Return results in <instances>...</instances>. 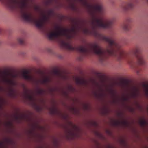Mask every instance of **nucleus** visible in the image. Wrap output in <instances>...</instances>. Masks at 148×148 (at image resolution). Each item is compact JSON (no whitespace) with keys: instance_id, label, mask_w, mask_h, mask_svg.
Here are the masks:
<instances>
[{"instance_id":"f257e3e1","label":"nucleus","mask_w":148,"mask_h":148,"mask_svg":"<svg viewBox=\"0 0 148 148\" xmlns=\"http://www.w3.org/2000/svg\"><path fill=\"white\" fill-rule=\"evenodd\" d=\"M100 39L105 41L108 43V46L106 50L102 48L96 42L89 44L88 47L79 46L74 47L72 46L69 41L66 42L61 40L60 42V46L70 50H77L85 56H87L92 53L97 55L100 61L102 62L106 58V53L118 57L120 55L119 46L113 40L103 35L99 34Z\"/></svg>"},{"instance_id":"f03ea898","label":"nucleus","mask_w":148,"mask_h":148,"mask_svg":"<svg viewBox=\"0 0 148 148\" xmlns=\"http://www.w3.org/2000/svg\"><path fill=\"white\" fill-rule=\"evenodd\" d=\"M27 0H22L19 2V7L22 17L25 21L33 23L38 28H42L48 20V16L43 14L39 19L34 16L27 9Z\"/></svg>"},{"instance_id":"7ed1b4c3","label":"nucleus","mask_w":148,"mask_h":148,"mask_svg":"<svg viewBox=\"0 0 148 148\" xmlns=\"http://www.w3.org/2000/svg\"><path fill=\"white\" fill-rule=\"evenodd\" d=\"M78 28V25H73L70 29L56 27L55 28L56 31L54 32L49 33L48 34V36L49 38L51 40L57 38L60 36H63L69 41L76 34Z\"/></svg>"},{"instance_id":"20e7f679","label":"nucleus","mask_w":148,"mask_h":148,"mask_svg":"<svg viewBox=\"0 0 148 148\" xmlns=\"http://www.w3.org/2000/svg\"><path fill=\"white\" fill-rule=\"evenodd\" d=\"M93 26L92 31L87 28L84 29V33L87 35L92 34H93L97 35V33L95 27H101L104 29H109L111 28L113 24V21L112 20L107 21L104 23L102 20L95 18L92 22Z\"/></svg>"},{"instance_id":"39448f33","label":"nucleus","mask_w":148,"mask_h":148,"mask_svg":"<svg viewBox=\"0 0 148 148\" xmlns=\"http://www.w3.org/2000/svg\"><path fill=\"white\" fill-rule=\"evenodd\" d=\"M134 54L136 56L137 58V62L135 63L133 61V63L132 68L136 69L138 65H143L145 64V62L143 58V56L141 54L140 49L139 48L136 49L133 52Z\"/></svg>"},{"instance_id":"423d86ee","label":"nucleus","mask_w":148,"mask_h":148,"mask_svg":"<svg viewBox=\"0 0 148 148\" xmlns=\"http://www.w3.org/2000/svg\"><path fill=\"white\" fill-rule=\"evenodd\" d=\"M86 5L90 13L92 15H95L96 12L102 14L104 12V9L101 5H93L86 3Z\"/></svg>"},{"instance_id":"0eeeda50","label":"nucleus","mask_w":148,"mask_h":148,"mask_svg":"<svg viewBox=\"0 0 148 148\" xmlns=\"http://www.w3.org/2000/svg\"><path fill=\"white\" fill-rule=\"evenodd\" d=\"M3 81L7 84L10 87L9 92V95L11 97H14L15 96V90L12 87L16 85V83L14 80L8 79L6 76L3 77Z\"/></svg>"},{"instance_id":"6e6552de","label":"nucleus","mask_w":148,"mask_h":148,"mask_svg":"<svg viewBox=\"0 0 148 148\" xmlns=\"http://www.w3.org/2000/svg\"><path fill=\"white\" fill-rule=\"evenodd\" d=\"M139 94L138 89L135 88L134 91L130 93L127 94L123 98L124 100L127 102H130L131 98H136Z\"/></svg>"},{"instance_id":"1a4fd4ad","label":"nucleus","mask_w":148,"mask_h":148,"mask_svg":"<svg viewBox=\"0 0 148 148\" xmlns=\"http://www.w3.org/2000/svg\"><path fill=\"white\" fill-rule=\"evenodd\" d=\"M29 72L27 71H25L23 72L22 76L25 79L29 81L32 82L34 80L33 77L31 75L28 74Z\"/></svg>"},{"instance_id":"9d476101","label":"nucleus","mask_w":148,"mask_h":148,"mask_svg":"<svg viewBox=\"0 0 148 148\" xmlns=\"http://www.w3.org/2000/svg\"><path fill=\"white\" fill-rule=\"evenodd\" d=\"M8 5L12 10L16 8V0H9L8 2Z\"/></svg>"},{"instance_id":"9b49d317","label":"nucleus","mask_w":148,"mask_h":148,"mask_svg":"<svg viewBox=\"0 0 148 148\" xmlns=\"http://www.w3.org/2000/svg\"><path fill=\"white\" fill-rule=\"evenodd\" d=\"M49 81V79L48 77H46L43 79L36 80L35 81L36 84L38 85L39 82L42 84H46Z\"/></svg>"},{"instance_id":"f8f14e48","label":"nucleus","mask_w":148,"mask_h":148,"mask_svg":"<svg viewBox=\"0 0 148 148\" xmlns=\"http://www.w3.org/2000/svg\"><path fill=\"white\" fill-rule=\"evenodd\" d=\"M110 92L113 97L112 101V103L113 104H115L117 102V99L116 97L115 92L114 90L112 89L110 90Z\"/></svg>"},{"instance_id":"ddd939ff","label":"nucleus","mask_w":148,"mask_h":148,"mask_svg":"<svg viewBox=\"0 0 148 148\" xmlns=\"http://www.w3.org/2000/svg\"><path fill=\"white\" fill-rule=\"evenodd\" d=\"M76 83L79 85H83L85 84L86 81L83 79L76 78L75 79Z\"/></svg>"},{"instance_id":"4468645a","label":"nucleus","mask_w":148,"mask_h":148,"mask_svg":"<svg viewBox=\"0 0 148 148\" xmlns=\"http://www.w3.org/2000/svg\"><path fill=\"white\" fill-rule=\"evenodd\" d=\"M131 20L129 19L127 20V23L125 24L124 27L123 29L125 31H129L131 28V26L129 23L131 22Z\"/></svg>"},{"instance_id":"2eb2a0df","label":"nucleus","mask_w":148,"mask_h":148,"mask_svg":"<svg viewBox=\"0 0 148 148\" xmlns=\"http://www.w3.org/2000/svg\"><path fill=\"white\" fill-rule=\"evenodd\" d=\"M136 2V0H131L130 2L128 4L126 8L127 9H132L134 6L133 3Z\"/></svg>"},{"instance_id":"dca6fc26","label":"nucleus","mask_w":148,"mask_h":148,"mask_svg":"<svg viewBox=\"0 0 148 148\" xmlns=\"http://www.w3.org/2000/svg\"><path fill=\"white\" fill-rule=\"evenodd\" d=\"M125 55H124L123 56V57H126L127 58V61L128 63L130 64L131 66H132V64L133 63V60L130 57H128L127 56L126 54L125 53Z\"/></svg>"},{"instance_id":"f3484780","label":"nucleus","mask_w":148,"mask_h":148,"mask_svg":"<svg viewBox=\"0 0 148 148\" xmlns=\"http://www.w3.org/2000/svg\"><path fill=\"white\" fill-rule=\"evenodd\" d=\"M143 86L145 88V93L146 96L148 97V85L145 84H143Z\"/></svg>"},{"instance_id":"a211bd4d","label":"nucleus","mask_w":148,"mask_h":148,"mask_svg":"<svg viewBox=\"0 0 148 148\" xmlns=\"http://www.w3.org/2000/svg\"><path fill=\"white\" fill-rule=\"evenodd\" d=\"M139 124L141 126L143 127L147 124V122L145 120H142L139 121Z\"/></svg>"},{"instance_id":"6ab92c4d","label":"nucleus","mask_w":148,"mask_h":148,"mask_svg":"<svg viewBox=\"0 0 148 148\" xmlns=\"http://www.w3.org/2000/svg\"><path fill=\"white\" fill-rule=\"evenodd\" d=\"M27 98L30 101H35V99L34 96L32 95H28L27 96Z\"/></svg>"},{"instance_id":"aec40b11","label":"nucleus","mask_w":148,"mask_h":148,"mask_svg":"<svg viewBox=\"0 0 148 148\" xmlns=\"http://www.w3.org/2000/svg\"><path fill=\"white\" fill-rule=\"evenodd\" d=\"M18 42L21 45H23L24 44L25 40L23 38H20L18 39Z\"/></svg>"},{"instance_id":"412c9836","label":"nucleus","mask_w":148,"mask_h":148,"mask_svg":"<svg viewBox=\"0 0 148 148\" xmlns=\"http://www.w3.org/2000/svg\"><path fill=\"white\" fill-rule=\"evenodd\" d=\"M44 92V90L42 89H38L36 90L37 93L39 95H42Z\"/></svg>"},{"instance_id":"4be33fe9","label":"nucleus","mask_w":148,"mask_h":148,"mask_svg":"<svg viewBox=\"0 0 148 148\" xmlns=\"http://www.w3.org/2000/svg\"><path fill=\"white\" fill-rule=\"evenodd\" d=\"M98 95L99 97L102 98L104 96L105 94L103 92H101L99 93Z\"/></svg>"},{"instance_id":"5701e85b","label":"nucleus","mask_w":148,"mask_h":148,"mask_svg":"<svg viewBox=\"0 0 148 148\" xmlns=\"http://www.w3.org/2000/svg\"><path fill=\"white\" fill-rule=\"evenodd\" d=\"M125 125L126 126H129L130 125V123L128 121H125L124 122Z\"/></svg>"},{"instance_id":"b1692460","label":"nucleus","mask_w":148,"mask_h":148,"mask_svg":"<svg viewBox=\"0 0 148 148\" xmlns=\"http://www.w3.org/2000/svg\"><path fill=\"white\" fill-rule=\"evenodd\" d=\"M121 58H123V56L124 55H125V53H124L123 51L121 50Z\"/></svg>"},{"instance_id":"393cba45","label":"nucleus","mask_w":148,"mask_h":148,"mask_svg":"<svg viewBox=\"0 0 148 148\" xmlns=\"http://www.w3.org/2000/svg\"><path fill=\"white\" fill-rule=\"evenodd\" d=\"M57 111V110L56 109H53L52 111V114L55 113Z\"/></svg>"},{"instance_id":"a878e982","label":"nucleus","mask_w":148,"mask_h":148,"mask_svg":"<svg viewBox=\"0 0 148 148\" xmlns=\"http://www.w3.org/2000/svg\"><path fill=\"white\" fill-rule=\"evenodd\" d=\"M54 72L56 74H58L59 73V71L57 70H55L54 71Z\"/></svg>"},{"instance_id":"bb28decb","label":"nucleus","mask_w":148,"mask_h":148,"mask_svg":"<svg viewBox=\"0 0 148 148\" xmlns=\"http://www.w3.org/2000/svg\"><path fill=\"white\" fill-rule=\"evenodd\" d=\"M121 126L123 122L122 120V118H121Z\"/></svg>"},{"instance_id":"cd10ccee","label":"nucleus","mask_w":148,"mask_h":148,"mask_svg":"<svg viewBox=\"0 0 148 148\" xmlns=\"http://www.w3.org/2000/svg\"><path fill=\"white\" fill-rule=\"evenodd\" d=\"M3 143L1 142H0V148H1V146L2 145Z\"/></svg>"},{"instance_id":"c85d7f7f","label":"nucleus","mask_w":148,"mask_h":148,"mask_svg":"<svg viewBox=\"0 0 148 148\" xmlns=\"http://www.w3.org/2000/svg\"><path fill=\"white\" fill-rule=\"evenodd\" d=\"M122 96H121V101H122ZM121 112H122V111H121ZM122 114V112H121V114Z\"/></svg>"},{"instance_id":"c756f323","label":"nucleus","mask_w":148,"mask_h":148,"mask_svg":"<svg viewBox=\"0 0 148 148\" xmlns=\"http://www.w3.org/2000/svg\"><path fill=\"white\" fill-rule=\"evenodd\" d=\"M121 85H122V78L121 77Z\"/></svg>"},{"instance_id":"7c9ffc66","label":"nucleus","mask_w":148,"mask_h":148,"mask_svg":"<svg viewBox=\"0 0 148 148\" xmlns=\"http://www.w3.org/2000/svg\"><path fill=\"white\" fill-rule=\"evenodd\" d=\"M136 72L138 74H139V72L138 71L136 70Z\"/></svg>"},{"instance_id":"2f4dec72","label":"nucleus","mask_w":148,"mask_h":148,"mask_svg":"<svg viewBox=\"0 0 148 148\" xmlns=\"http://www.w3.org/2000/svg\"><path fill=\"white\" fill-rule=\"evenodd\" d=\"M115 124L116 125H117L118 124V122L117 121H115Z\"/></svg>"},{"instance_id":"473e14b6","label":"nucleus","mask_w":148,"mask_h":148,"mask_svg":"<svg viewBox=\"0 0 148 148\" xmlns=\"http://www.w3.org/2000/svg\"><path fill=\"white\" fill-rule=\"evenodd\" d=\"M121 143L122 142V139H121Z\"/></svg>"},{"instance_id":"72a5a7b5","label":"nucleus","mask_w":148,"mask_h":148,"mask_svg":"<svg viewBox=\"0 0 148 148\" xmlns=\"http://www.w3.org/2000/svg\"><path fill=\"white\" fill-rule=\"evenodd\" d=\"M12 77H16V76L15 75H13L12 76Z\"/></svg>"},{"instance_id":"f704fd0d","label":"nucleus","mask_w":148,"mask_h":148,"mask_svg":"<svg viewBox=\"0 0 148 148\" xmlns=\"http://www.w3.org/2000/svg\"><path fill=\"white\" fill-rule=\"evenodd\" d=\"M4 0H0V1H2V2H3Z\"/></svg>"},{"instance_id":"c9c22d12","label":"nucleus","mask_w":148,"mask_h":148,"mask_svg":"<svg viewBox=\"0 0 148 148\" xmlns=\"http://www.w3.org/2000/svg\"><path fill=\"white\" fill-rule=\"evenodd\" d=\"M1 87L0 86V91L1 90Z\"/></svg>"},{"instance_id":"e433bc0d","label":"nucleus","mask_w":148,"mask_h":148,"mask_svg":"<svg viewBox=\"0 0 148 148\" xmlns=\"http://www.w3.org/2000/svg\"><path fill=\"white\" fill-rule=\"evenodd\" d=\"M118 123H120V122H118Z\"/></svg>"},{"instance_id":"4c0bfd02","label":"nucleus","mask_w":148,"mask_h":148,"mask_svg":"<svg viewBox=\"0 0 148 148\" xmlns=\"http://www.w3.org/2000/svg\"><path fill=\"white\" fill-rule=\"evenodd\" d=\"M127 84H128V82H127Z\"/></svg>"},{"instance_id":"58836bf2","label":"nucleus","mask_w":148,"mask_h":148,"mask_svg":"<svg viewBox=\"0 0 148 148\" xmlns=\"http://www.w3.org/2000/svg\"><path fill=\"white\" fill-rule=\"evenodd\" d=\"M147 0V1H148V0Z\"/></svg>"}]
</instances>
